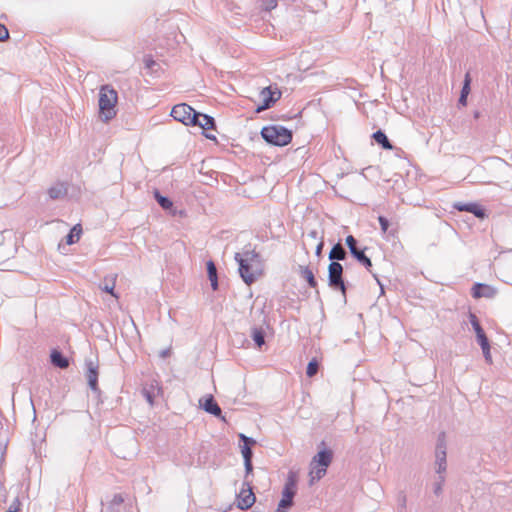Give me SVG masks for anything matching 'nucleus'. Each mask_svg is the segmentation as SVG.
<instances>
[{
  "mask_svg": "<svg viewBox=\"0 0 512 512\" xmlns=\"http://www.w3.org/2000/svg\"><path fill=\"white\" fill-rule=\"evenodd\" d=\"M256 497L249 482L244 481L243 487L237 494V507L241 510L249 509L255 503Z\"/></svg>",
  "mask_w": 512,
  "mask_h": 512,
  "instance_id": "8",
  "label": "nucleus"
},
{
  "mask_svg": "<svg viewBox=\"0 0 512 512\" xmlns=\"http://www.w3.org/2000/svg\"><path fill=\"white\" fill-rule=\"evenodd\" d=\"M244 467H245V473H246V477H247L253 471L252 460L244 461Z\"/></svg>",
  "mask_w": 512,
  "mask_h": 512,
  "instance_id": "44",
  "label": "nucleus"
},
{
  "mask_svg": "<svg viewBox=\"0 0 512 512\" xmlns=\"http://www.w3.org/2000/svg\"><path fill=\"white\" fill-rule=\"evenodd\" d=\"M378 222L380 224L381 230L383 233H386L389 228V220L384 216L378 217Z\"/></svg>",
  "mask_w": 512,
  "mask_h": 512,
  "instance_id": "40",
  "label": "nucleus"
},
{
  "mask_svg": "<svg viewBox=\"0 0 512 512\" xmlns=\"http://www.w3.org/2000/svg\"><path fill=\"white\" fill-rule=\"evenodd\" d=\"M319 362L316 358H313L307 365L306 374L308 377H313L318 373Z\"/></svg>",
  "mask_w": 512,
  "mask_h": 512,
  "instance_id": "29",
  "label": "nucleus"
},
{
  "mask_svg": "<svg viewBox=\"0 0 512 512\" xmlns=\"http://www.w3.org/2000/svg\"><path fill=\"white\" fill-rule=\"evenodd\" d=\"M347 257V252L345 248L337 243L333 245L332 249L329 252V260L330 262H339L345 260Z\"/></svg>",
  "mask_w": 512,
  "mask_h": 512,
  "instance_id": "19",
  "label": "nucleus"
},
{
  "mask_svg": "<svg viewBox=\"0 0 512 512\" xmlns=\"http://www.w3.org/2000/svg\"><path fill=\"white\" fill-rule=\"evenodd\" d=\"M483 352V356L486 360L487 363H491L492 362V357H491V353H490V347H487V350H482Z\"/></svg>",
  "mask_w": 512,
  "mask_h": 512,
  "instance_id": "46",
  "label": "nucleus"
},
{
  "mask_svg": "<svg viewBox=\"0 0 512 512\" xmlns=\"http://www.w3.org/2000/svg\"><path fill=\"white\" fill-rule=\"evenodd\" d=\"M467 98L468 96L460 95L458 103L463 106L467 105Z\"/></svg>",
  "mask_w": 512,
  "mask_h": 512,
  "instance_id": "49",
  "label": "nucleus"
},
{
  "mask_svg": "<svg viewBox=\"0 0 512 512\" xmlns=\"http://www.w3.org/2000/svg\"><path fill=\"white\" fill-rule=\"evenodd\" d=\"M195 126H199L204 130H213L216 128V123L212 116L200 113V116H197Z\"/></svg>",
  "mask_w": 512,
  "mask_h": 512,
  "instance_id": "18",
  "label": "nucleus"
},
{
  "mask_svg": "<svg viewBox=\"0 0 512 512\" xmlns=\"http://www.w3.org/2000/svg\"><path fill=\"white\" fill-rule=\"evenodd\" d=\"M21 503L19 499L16 497L14 501L9 506L8 510L5 512H18L20 510Z\"/></svg>",
  "mask_w": 512,
  "mask_h": 512,
  "instance_id": "42",
  "label": "nucleus"
},
{
  "mask_svg": "<svg viewBox=\"0 0 512 512\" xmlns=\"http://www.w3.org/2000/svg\"><path fill=\"white\" fill-rule=\"evenodd\" d=\"M143 61H144L145 69H147L151 73H154L155 67L158 66V63L155 60H153V58L151 56H145Z\"/></svg>",
  "mask_w": 512,
  "mask_h": 512,
  "instance_id": "33",
  "label": "nucleus"
},
{
  "mask_svg": "<svg viewBox=\"0 0 512 512\" xmlns=\"http://www.w3.org/2000/svg\"><path fill=\"white\" fill-rule=\"evenodd\" d=\"M497 291L494 287L484 284V283H475L471 289V294L473 298H493L496 295Z\"/></svg>",
  "mask_w": 512,
  "mask_h": 512,
  "instance_id": "10",
  "label": "nucleus"
},
{
  "mask_svg": "<svg viewBox=\"0 0 512 512\" xmlns=\"http://www.w3.org/2000/svg\"><path fill=\"white\" fill-rule=\"evenodd\" d=\"M453 208L458 211H465L472 213L475 217L479 219H484L486 217L485 209L481 207V205L469 202V203H463V202H456L453 205Z\"/></svg>",
  "mask_w": 512,
  "mask_h": 512,
  "instance_id": "9",
  "label": "nucleus"
},
{
  "mask_svg": "<svg viewBox=\"0 0 512 512\" xmlns=\"http://www.w3.org/2000/svg\"><path fill=\"white\" fill-rule=\"evenodd\" d=\"M373 140L379 144L385 150L393 149L391 142L389 141L387 135L382 130H377L372 134Z\"/></svg>",
  "mask_w": 512,
  "mask_h": 512,
  "instance_id": "22",
  "label": "nucleus"
},
{
  "mask_svg": "<svg viewBox=\"0 0 512 512\" xmlns=\"http://www.w3.org/2000/svg\"><path fill=\"white\" fill-rule=\"evenodd\" d=\"M261 136L270 145L285 146L292 140V131L281 125H270L262 128Z\"/></svg>",
  "mask_w": 512,
  "mask_h": 512,
  "instance_id": "3",
  "label": "nucleus"
},
{
  "mask_svg": "<svg viewBox=\"0 0 512 512\" xmlns=\"http://www.w3.org/2000/svg\"><path fill=\"white\" fill-rule=\"evenodd\" d=\"M115 287V279H110L109 281L105 280V284L101 287V289L107 293H110L112 296H115L114 293Z\"/></svg>",
  "mask_w": 512,
  "mask_h": 512,
  "instance_id": "35",
  "label": "nucleus"
},
{
  "mask_svg": "<svg viewBox=\"0 0 512 512\" xmlns=\"http://www.w3.org/2000/svg\"><path fill=\"white\" fill-rule=\"evenodd\" d=\"M7 445H8L7 438H4L3 440L0 439V466L5 461Z\"/></svg>",
  "mask_w": 512,
  "mask_h": 512,
  "instance_id": "37",
  "label": "nucleus"
},
{
  "mask_svg": "<svg viewBox=\"0 0 512 512\" xmlns=\"http://www.w3.org/2000/svg\"><path fill=\"white\" fill-rule=\"evenodd\" d=\"M86 367L88 386L93 392L98 393L100 391L98 387V366L95 365L93 361L89 360L86 362Z\"/></svg>",
  "mask_w": 512,
  "mask_h": 512,
  "instance_id": "11",
  "label": "nucleus"
},
{
  "mask_svg": "<svg viewBox=\"0 0 512 512\" xmlns=\"http://www.w3.org/2000/svg\"><path fill=\"white\" fill-rule=\"evenodd\" d=\"M333 459V452L330 449L323 448L313 457L310 465H317L327 468Z\"/></svg>",
  "mask_w": 512,
  "mask_h": 512,
  "instance_id": "12",
  "label": "nucleus"
},
{
  "mask_svg": "<svg viewBox=\"0 0 512 512\" xmlns=\"http://www.w3.org/2000/svg\"><path fill=\"white\" fill-rule=\"evenodd\" d=\"M307 236H308V237H310V238H312V239H320V237H321V236L319 235L318 231H317V230H315V229H314V230L309 231V232H308V234H307Z\"/></svg>",
  "mask_w": 512,
  "mask_h": 512,
  "instance_id": "48",
  "label": "nucleus"
},
{
  "mask_svg": "<svg viewBox=\"0 0 512 512\" xmlns=\"http://www.w3.org/2000/svg\"><path fill=\"white\" fill-rule=\"evenodd\" d=\"M435 472L436 474H446L447 453L444 450L435 451Z\"/></svg>",
  "mask_w": 512,
  "mask_h": 512,
  "instance_id": "16",
  "label": "nucleus"
},
{
  "mask_svg": "<svg viewBox=\"0 0 512 512\" xmlns=\"http://www.w3.org/2000/svg\"><path fill=\"white\" fill-rule=\"evenodd\" d=\"M471 76L470 73L467 72L464 77L463 86L460 92V95L468 96L471 91Z\"/></svg>",
  "mask_w": 512,
  "mask_h": 512,
  "instance_id": "31",
  "label": "nucleus"
},
{
  "mask_svg": "<svg viewBox=\"0 0 512 512\" xmlns=\"http://www.w3.org/2000/svg\"><path fill=\"white\" fill-rule=\"evenodd\" d=\"M281 91L278 88L272 89V98L275 99V103L281 98Z\"/></svg>",
  "mask_w": 512,
  "mask_h": 512,
  "instance_id": "47",
  "label": "nucleus"
},
{
  "mask_svg": "<svg viewBox=\"0 0 512 512\" xmlns=\"http://www.w3.org/2000/svg\"><path fill=\"white\" fill-rule=\"evenodd\" d=\"M345 243L347 247L349 248V251L353 258H355L361 265H363L369 272H371L372 267V261L371 259L365 254L366 247L363 249L358 248L357 239L352 236L348 235L345 239Z\"/></svg>",
  "mask_w": 512,
  "mask_h": 512,
  "instance_id": "7",
  "label": "nucleus"
},
{
  "mask_svg": "<svg viewBox=\"0 0 512 512\" xmlns=\"http://www.w3.org/2000/svg\"><path fill=\"white\" fill-rule=\"evenodd\" d=\"M124 503V497L122 494H115L112 500L109 502L107 512H119L120 507Z\"/></svg>",
  "mask_w": 512,
  "mask_h": 512,
  "instance_id": "27",
  "label": "nucleus"
},
{
  "mask_svg": "<svg viewBox=\"0 0 512 512\" xmlns=\"http://www.w3.org/2000/svg\"><path fill=\"white\" fill-rule=\"evenodd\" d=\"M476 338L482 350H487V347H490V343L485 332L482 334L480 333L479 335L476 336Z\"/></svg>",
  "mask_w": 512,
  "mask_h": 512,
  "instance_id": "34",
  "label": "nucleus"
},
{
  "mask_svg": "<svg viewBox=\"0 0 512 512\" xmlns=\"http://www.w3.org/2000/svg\"><path fill=\"white\" fill-rule=\"evenodd\" d=\"M239 438L243 442V446L252 448V446L256 444V441L252 437H248L244 434H240Z\"/></svg>",
  "mask_w": 512,
  "mask_h": 512,
  "instance_id": "39",
  "label": "nucleus"
},
{
  "mask_svg": "<svg viewBox=\"0 0 512 512\" xmlns=\"http://www.w3.org/2000/svg\"><path fill=\"white\" fill-rule=\"evenodd\" d=\"M238 263V271L245 284L251 285L262 274V260L258 252L251 249H244L234 256Z\"/></svg>",
  "mask_w": 512,
  "mask_h": 512,
  "instance_id": "1",
  "label": "nucleus"
},
{
  "mask_svg": "<svg viewBox=\"0 0 512 512\" xmlns=\"http://www.w3.org/2000/svg\"><path fill=\"white\" fill-rule=\"evenodd\" d=\"M118 102L117 91L109 84L102 85L99 89V118L107 123L111 121L116 115V105Z\"/></svg>",
  "mask_w": 512,
  "mask_h": 512,
  "instance_id": "2",
  "label": "nucleus"
},
{
  "mask_svg": "<svg viewBox=\"0 0 512 512\" xmlns=\"http://www.w3.org/2000/svg\"><path fill=\"white\" fill-rule=\"evenodd\" d=\"M81 233H82L81 225L76 224L75 226H73V228L70 230V232L66 236V243L68 245H72V244L78 242L80 239Z\"/></svg>",
  "mask_w": 512,
  "mask_h": 512,
  "instance_id": "25",
  "label": "nucleus"
},
{
  "mask_svg": "<svg viewBox=\"0 0 512 512\" xmlns=\"http://www.w3.org/2000/svg\"><path fill=\"white\" fill-rule=\"evenodd\" d=\"M310 466H311V470H310L309 475H310V484L312 485L315 481H318L322 477L325 476L327 468L317 466V465H310Z\"/></svg>",
  "mask_w": 512,
  "mask_h": 512,
  "instance_id": "24",
  "label": "nucleus"
},
{
  "mask_svg": "<svg viewBox=\"0 0 512 512\" xmlns=\"http://www.w3.org/2000/svg\"><path fill=\"white\" fill-rule=\"evenodd\" d=\"M203 410L215 417H222V410L212 395L207 396L204 401L200 400Z\"/></svg>",
  "mask_w": 512,
  "mask_h": 512,
  "instance_id": "14",
  "label": "nucleus"
},
{
  "mask_svg": "<svg viewBox=\"0 0 512 512\" xmlns=\"http://www.w3.org/2000/svg\"><path fill=\"white\" fill-rule=\"evenodd\" d=\"M373 276L375 277V279L377 280L378 284H379V285H380V287H381V293H383V292H384V288H383V286L381 285V283H380L379 279L377 278V276H376V275H373Z\"/></svg>",
  "mask_w": 512,
  "mask_h": 512,
  "instance_id": "52",
  "label": "nucleus"
},
{
  "mask_svg": "<svg viewBox=\"0 0 512 512\" xmlns=\"http://www.w3.org/2000/svg\"><path fill=\"white\" fill-rule=\"evenodd\" d=\"M328 286L335 291H340L346 300L347 287L343 278V266L339 262H330L328 265Z\"/></svg>",
  "mask_w": 512,
  "mask_h": 512,
  "instance_id": "5",
  "label": "nucleus"
},
{
  "mask_svg": "<svg viewBox=\"0 0 512 512\" xmlns=\"http://www.w3.org/2000/svg\"><path fill=\"white\" fill-rule=\"evenodd\" d=\"M142 394L150 405L154 403V393L146 388L142 390Z\"/></svg>",
  "mask_w": 512,
  "mask_h": 512,
  "instance_id": "41",
  "label": "nucleus"
},
{
  "mask_svg": "<svg viewBox=\"0 0 512 512\" xmlns=\"http://www.w3.org/2000/svg\"><path fill=\"white\" fill-rule=\"evenodd\" d=\"M297 489V476L296 473L290 471L288 473L284 488L282 490V498L278 503V507L274 512H287L294 504V496Z\"/></svg>",
  "mask_w": 512,
  "mask_h": 512,
  "instance_id": "4",
  "label": "nucleus"
},
{
  "mask_svg": "<svg viewBox=\"0 0 512 512\" xmlns=\"http://www.w3.org/2000/svg\"><path fill=\"white\" fill-rule=\"evenodd\" d=\"M479 117H480V112L479 111H475L474 112V118L478 119Z\"/></svg>",
  "mask_w": 512,
  "mask_h": 512,
  "instance_id": "53",
  "label": "nucleus"
},
{
  "mask_svg": "<svg viewBox=\"0 0 512 512\" xmlns=\"http://www.w3.org/2000/svg\"><path fill=\"white\" fill-rule=\"evenodd\" d=\"M171 116L174 120L179 121L186 126H195L197 116H200V112H197L186 103H181L172 108Z\"/></svg>",
  "mask_w": 512,
  "mask_h": 512,
  "instance_id": "6",
  "label": "nucleus"
},
{
  "mask_svg": "<svg viewBox=\"0 0 512 512\" xmlns=\"http://www.w3.org/2000/svg\"><path fill=\"white\" fill-rule=\"evenodd\" d=\"M50 361L53 366L60 369H66L69 366V360L63 353L57 349H53L50 354Z\"/></svg>",
  "mask_w": 512,
  "mask_h": 512,
  "instance_id": "15",
  "label": "nucleus"
},
{
  "mask_svg": "<svg viewBox=\"0 0 512 512\" xmlns=\"http://www.w3.org/2000/svg\"><path fill=\"white\" fill-rule=\"evenodd\" d=\"M68 192L67 184L58 182L48 189V195L52 200H58L66 196Z\"/></svg>",
  "mask_w": 512,
  "mask_h": 512,
  "instance_id": "17",
  "label": "nucleus"
},
{
  "mask_svg": "<svg viewBox=\"0 0 512 512\" xmlns=\"http://www.w3.org/2000/svg\"><path fill=\"white\" fill-rule=\"evenodd\" d=\"M278 5L276 0H265L262 2L261 8L264 11L270 12L275 9Z\"/></svg>",
  "mask_w": 512,
  "mask_h": 512,
  "instance_id": "36",
  "label": "nucleus"
},
{
  "mask_svg": "<svg viewBox=\"0 0 512 512\" xmlns=\"http://www.w3.org/2000/svg\"><path fill=\"white\" fill-rule=\"evenodd\" d=\"M206 138H209V139H215V137H211L210 135H206Z\"/></svg>",
  "mask_w": 512,
  "mask_h": 512,
  "instance_id": "54",
  "label": "nucleus"
},
{
  "mask_svg": "<svg viewBox=\"0 0 512 512\" xmlns=\"http://www.w3.org/2000/svg\"><path fill=\"white\" fill-rule=\"evenodd\" d=\"M207 275L210 280L211 287L214 291L218 289V275L217 268L213 260H208L206 263Z\"/></svg>",
  "mask_w": 512,
  "mask_h": 512,
  "instance_id": "21",
  "label": "nucleus"
},
{
  "mask_svg": "<svg viewBox=\"0 0 512 512\" xmlns=\"http://www.w3.org/2000/svg\"><path fill=\"white\" fill-rule=\"evenodd\" d=\"M241 453H242L244 461L252 460V457H253L252 448H250L248 446H242Z\"/></svg>",
  "mask_w": 512,
  "mask_h": 512,
  "instance_id": "38",
  "label": "nucleus"
},
{
  "mask_svg": "<svg viewBox=\"0 0 512 512\" xmlns=\"http://www.w3.org/2000/svg\"><path fill=\"white\" fill-rule=\"evenodd\" d=\"M323 247H324V240H323V236L321 235L320 241H319L318 245L316 246V250H315V254L317 256L321 255V253L323 251Z\"/></svg>",
  "mask_w": 512,
  "mask_h": 512,
  "instance_id": "45",
  "label": "nucleus"
},
{
  "mask_svg": "<svg viewBox=\"0 0 512 512\" xmlns=\"http://www.w3.org/2000/svg\"><path fill=\"white\" fill-rule=\"evenodd\" d=\"M299 274L300 276L305 279L311 288L317 287V281L314 277L313 271L307 267V266H300L299 267Z\"/></svg>",
  "mask_w": 512,
  "mask_h": 512,
  "instance_id": "23",
  "label": "nucleus"
},
{
  "mask_svg": "<svg viewBox=\"0 0 512 512\" xmlns=\"http://www.w3.org/2000/svg\"><path fill=\"white\" fill-rule=\"evenodd\" d=\"M250 336L256 347L261 348L265 344L266 332L263 327L253 326L251 328Z\"/></svg>",
  "mask_w": 512,
  "mask_h": 512,
  "instance_id": "20",
  "label": "nucleus"
},
{
  "mask_svg": "<svg viewBox=\"0 0 512 512\" xmlns=\"http://www.w3.org/2000/svg\"><path fill=\"white\" fill-rule=\"evenodd\" d=\"M400 506L402 508L406 507V496L405 495H402L401 498H400Z\"/></svg>",
  "mask_w": 512,
  "mask_h": 512,
  "instance_id": "50",
  "label": "nucleus"
},
{
  "mask_svg": "<svg viewBox=\"0 0 512 512\" xmlns=\"http://www.w3.org/2000/svg\"><path fill=\"white\" fill-rule=\"evenodd\" d=\"M262 104L258 105L255 109L256 113H261L264 110L270 109L275 104V99L272 98V87L268 86L260 91Z\"/></svg>",
  "mask_w": 512,
  "mask_h": 512,
  "instance_id": "13",
  "label": "nucleus"
},
{
  "mask_svg": "<svg viewBox=\"0 0 512 512\" xmlns=\"http://www.w3.org/2000/svg\"><path fill=\"white\" fill-rule=\"evenodd\" d=\"M154 197L157 203L165 210L170 209L173 206L172 201L168 197L161 195L158 190H155Z\"/></svg>",
  "mask_w": 512,
  "mask_h": 512,
  "instance_id": "28",
  "label": "nucleus"
},
{
  "mask_svg": "<svg viewBox=\"0 0 512 512\" xmlns=\"http://www.w3.org/2000/svg\"><path fill=\"white\" fill-rule=\"evenodd\" d=\"M469 321H470V323H471V325H472V327H473V329H474V331L476 333V336L479 335L480 333L481 334L484 333V330L481 327L480 322H479L477 316L474 313H470L469 314Z\"/></svg>",
  "mask_w": 512,
  "mask_h": 512,
  "instance_id": "30",
  "label": "nucleus"
},
{
  "mask_svg": "<svg viewBox=\"0 0 512 512\" xmlns=\"http://www.w3.org/2000/svg\"><path fill=\"white\" fill-rule=\"evenodd\" d=\"M446 480L445 474H437L432 484L433 493L439 497L442 494L443 486Z\"/></svg>",
  "mask_w": 512,
  "mask_h": 512,
  "instance_id": "26",
  "label": "nucleus"
},
{
  "mask_svg": "<svg viewBox=\"0 0 512 512\" xmlns=\"http://www.w3.org/2000/svg\"><path fill=\"white\" fill-rule=\"evenodd\" d=\"M9 38V32L5 25L0 23V42Z\"/></svg>",
  "mask_w": 512,
  "mask_h": 512,
  "instance_id": "43",
  "label": "nucleus"
},
{
  "mask_svg": "<svg viewBox=\"0 0 512 512\" xmlns=\"http://www.w3.org/2000/svg\"><path fill=\"white\" fill-rule=\"evenodd\" d=\"M169 353H170V350H169V349L162 350V351L160 352V357H162V358H166V357L169 355Z\"/></svg>",
  "mask_w": 512,
  "mask_h": 512,
  "instance_id": "51",
  "label": "nucleus"
},
{
  "mask_svg": "<svg viewBox=\"0 0 512 512\" xmlns=\"http://www.w3.org/2000/svg\"><path fill=\"white\" fill-rule=\"evenodd\" d=\"M446 449H447L446 434H445V432H441V433H439V435L437 437L435 451H441V450L446 451Z\"/></svg>",
  "mask_w": 512,
  "mask_h": 512,
  "instance_id": "32",
  "label": "nucleus"
}]
</instances>
